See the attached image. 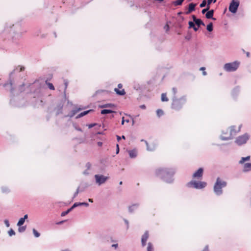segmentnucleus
<instances>
[{"instance_id": "f257e3e1", "label": "nucleus", "mask_w": 251, "mask_h": 251, "mask_svg": "<svg viewBox=\"0 0 251 251\" xmlns=\"http://www.w3.org/2000/svg\"><path fill=\"white\" fill-rule=\"evenodd\" d=\"M186 101V99L183 97L180 98H174L172 100L171 108L176 111L179 110L185 104Z\"/></svg>"}, {"instance_id": "f03ea898", "label": "nucleus", "mask_w": 251, "mask_h": 251, "mask_svg": "<svg viewBox=\"0 0 251 251\" xmlns=\"http://www.w3.org/2000/svg\"><path fill=\"white\" fill-rule=\"evenodd\" d=\"M226 182L218 177L214 186V191L217 195H221L223 193L222 188L226 186Z\"/></svg>"}, {"instance_id": "7ed1b4c3", "label": "nucleus", "mask_w": 251, "mask_h": 251, "mask_svg": "<svg viewBox=\"0 0 251 251\" xmlns=\"http://www.w3.org/2000/svg\"><path fill=\"white\" fill-rule=\"evenodd\" d=\"M240 65V62L237 61L227 63L225 64L224 69L226 72H234L237 70Z\"/></svg>"}, {"instance_id": "20e7f679", "label": "nucleus", "mask_w": 251, "mask_h": 251, "mask_svg": "<svg viewBox=\"0 0 251 251\" xmlns=\"http://www.w3.org/2000/svg\"><path fill=\"white\" fill-rule=\"evenodd\" d=\"M188 185L189 186L193 187L196 189H201L206 186V183L205 182L192 180L189 182Z\"/></svg>"}, {"instance_id": "39448f33", "label": "nucleus", "mask_w": 251, "mask_h": 251, "mask_svg": "<svg viewBox=\"0 0 251 251\" xmlns=\"http://www.w3.org/2000/svg\"><path fill=\"white\" fill-rule=\"evenodd\" d=\"M239 1L238 0H232L229 6V10L232 13H235L237 12L238 7L239 6Z\"/></svg>"}, {"instance_id": "423d86ee", "label": "nucleus", "mask_w": 251, "mask_h": 251, "mask_svg": "<svg viewBox=\"0 0 251 251\" xmlns=\"http://www.w3.org/2000/svg\"><path fill=\"white\" fill-rule=\"evenodd\" d=\"M249 137L247 134H244L243 135L238 137L236 140V143L238 145H242L245 144L248 140Z\"/></svg>"}, {"instance_id": "0eeeda50", "label": "nucleus", "mask_w": 251, "mask_h": 251, "mask_svg": "<svg viewBox=\"0 0 251 251\" xmlns=\"http://www.w3.org/2000/svg\"><path fill=\"white\" fill-rule=\"evenodd\" d=\"M95 177L96 179V182L99 184V185H100L101 184L104 183L106 180L108 178L107 176H104L103 175H96L95 176Z\"/></svg>"}, {"instance_id": "6e6552de", "label": "nucleus", "mask_w": 251, "mask_h": 251, "mask_svg": "<svg viewBox=\"0 0 251 251\" xmlns=\"http://www.w3.org/2000/svg\"><path fill=\"white\" fill-rule=\"evenodd\" d=\"M122 87L123 85L120 83L118 85V88H116L114 89V91L116 93L117 95L123 96L126 94V92L124 89H122Z\"/></svg>"}, {"instance_id": "1a4fd4ad", "label": "nucleus", "mask_w": 251, "mask_h": 251, "mask_svg": "<svg viewBox=\"0 0 251 251\" xmlns=\"http://www.w3.org/2000/svg\"><path fill=\"white\" fill-rule=\"evenodd\" d=\"M149 237V233L146 231L142 235L141 238V244L142 247H145L146 245V242Z\"/></svg>"}, {"instance_id": "9d476101", "label": "nucleus", "mask_w": 251, "mask_h": 251, "mask_svg": "<svg viewBox=\"0 0 251 251\" xmlns=\"http://www.w3.org/2000/svg\"><path fill=\"white\" fill-rule=\"evenodd\" d=\"M203 175V169L201 168H199L193 175L194 178H199L201 177Z\"/></svg>"}, {"instance_id": "9b49d317", "label": "nucleus", "mask_w": 251, "mask_h": 251, "mask_svg": "<svg viewBox=\"0 0 251 251\" xmlns=\"http://www.w3.org/2000/svg\"><path fill=\"white\" fill-rule=\"evenodd\" d=\"M196 6V4L191 3L189 4L188 10L186 12V14H189L193 11L195 10V6Z\"/></svg>"}, {"instance_id": "f8f14e48", "label": "nucleus", "mask_w": 251, "mask_h": 251, "mask_svg": "<svg viewBox=\"0 0 251 251\" xmlns=\"http://www.w3.org/2000/svg\"><path fill=\"white\" fill-rule=\"evenodd\" d=\"M129 156L131 158H135L137 156V151L136 150H130L128 151Z\"/></svg>"}, {"instance_id": "ddd939ff", "label": "nucleus", "mask_w": 251, "mask_h": 251, "mask_svg": "<svg viewBox=\"0 0 251 251\" xmlns=\"http://www.w3.org/2000/svg\"><path fill=\"white\" fill-rule=\"evenodd\" d=\"M251 170V163H245L244 165V171L248 172Z\"/></svg>"}, {"instance_id": "4468645a", "label": "nucleus", "mask_w": 251, "mask_h": 251, "mask_svg": "<svg viewBox=\"0 0 251 251\" xmlns=\"http://www.w3.org/2000/svg\"><path fill=\"white\" fill-rule=\"evenodd\" d=\"M214 14V10H211L210 11H207L206 13L205 16L207 19H211L213 18V16Z\"/></svg>"}, {"instance_id": "2eb2a0df", "label": "nucleus", "mask_w": 251, "mask_h": 251, "mask_svg": "<svg viewBox=\"0 0 251 251\" xmlns=\"http://www.w3.org/2000/svg\"><path fill=\"white\" fill-rule=\"evenodd\" d=\"M147 251H154V248L153 245L151 242H149L147 248Z\"/></svg>"}, {"instance_id": "dca6fc26", "label": "nucleus", "mask_w": 251, "mask_h": 251, "mask_svg": "<svg viewBox=\"0 0 251 251\" xmlns=\"http://www.w3.org/2000/svg\"><path fill=\"white\" fill-rule=\"evenodd\" d=\"M161 99L162 101H168L169 100L166 93H162L161 94Z\"/></svg>"}, {"instance_id": "f3484780", "label": "nucleus", "mask_w": 251, "mask_h": 251, "mask_svg": "<svg viewBox=\"0 0 251 251\" xmlns=\"http://www.w3.org/2000/svg\"><path fill=\"white\" fill-rule=\"evenodd\" d=\"M88 205V204L87 203H85V202H82V203H81V202H79V203L76 202V203H74V205L70 208H72V210L74 208H75V207H76V206H77L78 205Z\"/></svg>"}, {"instance_id": "a211bd4d", "label": "nucleus", "mask_w": 251, "mask_h": 251, "mask_svg": "<svg viewBox=\"0 0 251 251\" xmlns=\"http://www.w3.org/2000/svg\"><path fill=\"white\" fill-rule=\"evenodd\" d=\"M250 159V156L246 157H242L239 161L240 164H243L245 161H249Z\"/></svg>"}, {"instance_id": "6ab92c4d", "label": "nucleus", "mask_w": 251, "mask_h": 251, "mask_svg": "<svg viewBox=\"0 0 251 251\" xmlns=\"http://www.w3.org/2000/svg\"><path fill=\"white\" fill-rule=\"evenodd\" d=\"M91 110H87L86 111H84L83 112L80 113L79 115H78L76 117V118H79L80 117H82L86 114H87L88 113H89Z\"/></svg>"}, {"instance_id": "aec40b11", "label": "nucleus", "mask_w": 251, "mask_h": 251, "mask_svg": "<svg viewBox=\"0 0 251 251\" xmlns=\"http://www.w3.org/2000/svg\"><path fill=\"white\" fill-rule=\"evenodd\" d=\"M114 111L109 109H103L101 111V114H106L113 113Z\"/></svg>"}, {"instance_id": "412c9836", "label": "nucleus", "mask_w": 251, "mask_h": 251, "mask_svg": "<svg viewBox=\"0 0 251 251\" xmlns=\"http://www.w3.org/2000/svg\"><path fill=\"white\" fill-rule=\"evenodd\" d=\"M195 23L198 27H199L201 25H204V24L203 23V22L199 19H198L196 21H195Z\"/></svg>"}, {"instance_id": "4be33fe9", "label": "nucleus", "mask_w": 251, "mask_h": 251, "mask_svg": "<svg viewBox=\"0 0 251 251\" xmlns=\"http://www.w3.org/2000/svg\"><path fill=\"white\" fill-rule=\"evenodd\" d=\"M184 0H177L173 2V4L175 6L180 5Z\"/></svg>"}, {"instance_id": "5701e85b", "label": "nucleus", "mask_w": 251, "mask_h": 251, "mask_svg": "<svg viewBox=\"0 0 251 251\" xmlns=\"http://www.w3.org/2000/svg\"><path fill=\"white\" fill-rule=\"evenodd\" d=\"M46 84L48 85V88L52 90H54V87L52 83L49 82L47 81H46Z\"/></svg>"}, {"instance_id": "b1692460", "label": "nucleus", "mask_w": 251, "mask_h": 251, "mask_svg": "<svg viewBox=\"0 0 251 251\" xmlns=\"http://www.w3.org/2000/svg\"><path fill=\"white\" fill-rule=\"evenodd\" d=\"M25 218H20L17 223V226H21L22 225H23L24 224V223H25Z\"/></svg>"}, {"instance_id": "393cba45", "label": "nucleus", "mask_w": 251, "mask_h": 251, "mask_svg": "<svg viewBox=\"0 0 251 251\" xmlns=\"http://www.w3.org/2000/svg\"><path fill=\"white\" fill-rule=\"evenodd\" d=\"M207 30L209 31V32H211L213 30V24L212 23H209L207 25Z\"/></svg>"}, {"instance_id": "a878e982", "label": "nucleus", "mask_w": 251, "mask_h": 251, "mask_svg": "<svg viewBox=\"0 0 251 251\" xmlns=\"http://www.w3.org/2000/svg\"><path fill=\"white\" fill-rule=\"evenodd\" d=\"M81 109V108H78L76 109H74L72 110V114L70 115V117L74 116L76 113H77L79 111H80Z\"/></svg>"}, {"instance_id": "bb28decb", "label": "nucleus", "mask_w": 251, "mask_h": 251, "mask_svg": "<svg viewBox=\"0 0 251 251\" xmlns=\"http://www.w3.org/2000/svg\"><path fill=\"white\" fill-rule=\"evenodd\" d=\"M72 210V208L68 209L67 211L62 212L61 214V216H64L68 214Z\"/></svg>"}, {"instance_id": "cd10ccee", "label": "nucleus", "mask_w": 251, "mask_h": 251, "mask_svg": "<svg viewBox=\"0 0 251 251\" xmlns=\"http://www.w3.org/2000/svg\"><path fill=\"white\" fill-rule=\"evenodd\" d=\"M163 113L164 112L161 109H158L156 111V114L158 117H160L161 116L163 115Z\"/></svg>"}, {"instance_id": "c85d7f7f", "label": "nucleus", "mask_w": 251, "mask_h": 251, "mask_svg": "<svg viewBox=\"0 0 251 251\" xmlns=\"http://www.w3.org/2000/svg\"><path fill=\"white\" fill-rule=\"evenodd\" d=\"M33 233L34 234V235L36 237H38L40 236V234L35 229H33Z\"/></svg>"}, {"instance_id": "c756f323", "label": "nucleus", "mask_w": 251, "mask_h": 251, "mask_svg": "<svg viewBox=\"0 0 251 251\" xmlns=\"http://www.w3.org/2000/svg\"><path fill=\"white\" fill-rule=\"evenodd\" d=\"M25 229H26V226H20L18 228V231L20 232H24L25 230Z\"/></svg>"}, {"instance_id": "7c9ffc66", "label": "nucleus", "mask_w": 251, "mask_h": 251, "mask_svg": "<svg viewBox=\"0 0 251 251\" xmlns=\"http://www.w3.org/2000/svg\"><path fill=\"white\" fill-rule=\"evenodd\" d=\"M113 105L111 103L106 104L100 106L101 108L111 107Z\"/></svg>"}, {"instance_id": "2f4dec72", "label": "nucleus", "mask_w": 251, "mask_h": 251, "mask_svg": "<svg viewBox=\"0 0 251 251\" xmlns=\"http://www.w3.org/2000/svg\"><path fill=\"white\" fill-rule=\"evenodd\" d=\"M8 234L9 236H11L12 235H14L15 234V232L12 229H10L8 231Z\"/></svg>"}, {"instance_id": "473e14b6", "label": "nucleus", "mask_w": 251, "mask_h": 251, "mask_svg": "<svg viewBox=\"0 0 251 251\" xmlns=\"http://www.w3.org/2000/svg\"><path fill=\"white\" fill-rule=\"evenodd\" d=\"M206 1L205 0H203L202 2L200 4V7H203L204 6H205L206 4Z\"/></svg>"}, {"instance_id": "72a5a7b5", "label": "nucleus", "mask_w": 251, "mask_h": 251, "mask_svg": "<svg viewBox=\"0 0 251 251\" xmlns=\"http://www.w3.org/2000/svg\"><path fill=\"white\" fill-rule=\"evenodd\" d=\"M210 8V6L207 5V8L203 9L202 10V13L204 14L206 12H207Z\"/></svg>"}, {"instance_id": "f704fd0d", "label": "nucleus", "mask_w": 251, "mask_h": 251, "mask_svg": "<svg viewBox=\"0 0 251 251\" xmlns=\"http://www.w3.org/2000/svg\"><path fill=\"white\" fill-rule=\"evenodd\" d=\"M217 0H207V5L209 6V5L213 2V3H215Z\"/></svg>"}, {"instance_id": "c9c22d12", "label": "nucleus", "mask_w": 251, "mask_h": 251, "mask_svg": "<svg viewBox=\"0 0 251 251\" xmlns=\"http://www.w3.org/2000/svg\"><path fill=\"white\" fill-rule=\"evenodd\" d=\"M189 28H193L195 26V24L193 22L190 21L189 22Z\"/></svg>"}, {"instance_id": "e433bc0d", "label": "nucleus", "mask_w": 251, "mask_h": 251, "mask_svg": "<svg viewBox=\"0 0 251 251\" xmlns=\"http://www.w3.org/2000/svg\"><path fill=\"white\" fill-rule=\"evenodd\" d=\"M4 223L7 227H9L10 226L9 223L7 220H4Z\"/></svg>"}, {"instance_id": "4c0bfd02", "label": "nucleus", "mask_w": 251, "mask_h": 251, "mask_svg": "<svg viewBox=\"0 0 251 251\" xmlns=\"http://www.w3.org/2000/svg\"><path fill=\"white\" fill-rule=\"evenodd\" d=\"M172 91L174 95H176L177 93V89L176 88H173Z\"/></svg>"}, {"instance_id": "58836bf2", "label": "nucleus", "mask_w": 251, "mask_h": 251, "mask_svg": "<svg viewBox=\"0 0 251 251\" xmlns=\"http://www.w3.org/2000/svg\"><path fill=\"white\" fill-rule=\"evenodd\" d=\"M137 207V205L136 204L133 205L132 206L129 207V211L131 212L132 211V207Z\"/></svg>"}, {"instance_id": "ea45409f", "label": "nucleus", "mask_w": 251, "mask_h": 251, "mask_svg": "<svg viewBox=\"0 0 251 251\" xmlns=\"http://www.w3.org/2000/svg\"><path fill=\"white\" fill-rule=\"evenodd\" d=\"M119 152V145L118 144H117V150H116V153H118Z\"/></svg>"}, {"instance_id": "a19ab883", "label": "nucleus", "mask_w": 251, "mask_h": 251, "mask_svg": "<svg viewBox=\"0 0 251 251\" xmlns=\"http://www.w3.org/2000/svg\"><path fill=\"white\" fill-rule=\"evenodd\" d=\"M209 250H208V247L207 246H205V248H204V249L202 251H208Z\"/></svg>"}, {"instance_id": "79ce46f5", "label": "nucleus", "mask_w": 251, "mask_h": 251, "mask_svg": "<svg viewBox=\"0 0 251 251\" xmlns=\"http://www.w3.org/2000/svg\"><path fill=\"white\" fill-rule=\"evenodd\" d=\"M192 18H193V21L194 22H195V21H196L198 19L196 18V17L195 15H193Z\"/></svg>"}, {"instance_id": "37998d69", "label": "nucleus", "mask_w": 251, "mask_h": 251, "mask_svg": "<svg viewBox=\"0 0 251 251\" xmlns=\"http://www.w3.org/2000/svg\"><path fill=\"white\" fill-rule=\"evenodd\" d=\"M96 125V124H91V125H89L88 127L89 128H92L93 127V126H95Z\"/></svg>"}, {"instance_id": "c03bdc74", "label": "nucleus", "mask_w": 251, "mask_h": 251, "mask_svg": "<svg viewBox=\"0 0 251 251\" xmlns=\"http://www.w3.org/2000/svg\"><path fill=\"white\" fill-rule=\"evenodd\" d=\"M194 30L195 31H197L198 30V28H199V27L198 26L197 27L195 25L194 27H193Z\"/></svg>"}, {"instance_id": "a18cd8bd", "label": "nucleus", "mask_w": 251, "mask_h": 251, "mask_svg": "<svg viewBox=\"0 0 251 251\" xmlns=\"http://www.w3.org/2000/svg\"><path fill=\"white\" fill-rule=\"evenodd\" d=\"M112 247H114L115 249H116L117 247H118V244H113L112 245Z\"/></svg>"}, {"instance_id": "49530a36", "label": "nucleus", "mask_w": 251, "mask_h": 251, "mask_svg": "<svg viewBox=\"0 0 251 251\" xmlns=\"http://www.w3.org/2000/svg\"><path fill=\"white\" fill-rule=\"evenodd\" d=\"M162 171H163V170H161V169L158 170L157 171H156V174L157 175H158L159 174L160 172H161Z\"/></svg>"}, {"instance_id": "de8ad7c7", "label": "nucleus", "mask_w": 251, "mask_h": 251, "mask_svg": "<svg viewBox=\"0 0 251 251\" xmlns=\"http://www.w3.org/2000/svg\"><path fill=\"white\" fill-rule=\"evenodd\" d=\"M117 139L118 141H119L121 140V138L119 136L117 135Z\"/></svg>"}, {"instance_id": "09e8293b", "label": "nucleus", "mask_w": 251, "mask_h": 251, "mask_svg": "<svg viewBox=\"0 0 251 251\" xmlns=\"http://www.w3.org/2000/svg\"><path fill=\"white\" fill-rule=\"evenodd\" d=\"M125 121L124 120V117H123L122 121V125H124Z\"/></svg>"}, {"instance_id": "8fccbe9b", "label": "nucleus", "mask_w": 251, "mask_h": 251, "mask_svg": "<svg viewBox=\"0 0 251 251\" xmlns=\"http://www.w3.org/2000/svg\"><path fill=\"white\" fill-rule=\"evenodd\" d=\"M28 217V215L27 214L25 215L23 218H25V220L27 219Z\"/></svg>"}, {"instance_id": "3c124183", "label": "nucleus", "mask_w": 251, "mask_h": 251, "mask_svg": "<svg viewBox=\"0 0 251 251\" xmlns=\"http://www.w3.org/2000/svg\"><path fill=\"white\" fill-rule=\"evenodd\" d=\"M202 72H203L202 74L204 75H206V72L204 71V70H201Z\"/></svg>"}, {"instance_id": "603ef678", "label": "nucleus", "mask_w": 251, "mask_h": 251, "mask_svg": "<svg viewBox=\"0 0 251 251\" xmlns=\"http://www.w3.org/2000/svg\"><path fill=\"white\" fill-rule=\"evenodd\" d=\"M165 28H166L167 30L169 28V25H166L165 26Z\"/></svg>"}, {"instance_id": "864d4df0", "label": "nucleus", "mask_w": 251, "mask_h": 251, "mask_svg": "<svg viewBox=\"0 0 251 251\" xmlns=\"http://www.w3.org/2000/svg\"><path fill=\"white\" fill-rule=\"evenodd\" d=\"M24 69H25V68H24V67H21V68H20V71H23V70H24Z\"/></svg>"}, {"instance_id": "5fc2aeb1", "label": "nucleus", "mask_w": 251, "mask_h": 251, "mask_svg": "<svg viewBox=\"0 0 251 251\" xmlns=\"http://www.w3.org/2000/svg\"><path fill=\"white\" fill-rule=\"evenodd\" d=\"M68 83L67 82H65V89L67 88Z\"/></svg>"}, {"instance_id": "6e6d98bb", "label": "nucleus", "mask_w": 251, "mask_h": 251, "mask_svg": "<svg viewBox=\"0 0 251 251\" xmlns=\"http://www.w3.org/2000/svg\"><path fill=\"white\" fill-rule=\"evenodd\" d=\"M205 68L204 67H201L200 68V70H205Z\"/></svg>"}, {"instance_id": "4d7b16f0", "label": "nucleus", "mask_w": 251, "mask_h": 251, "mask_svg": "<svg viewBox=\"0 0 251 251\" xmlns=\"http://www.w3.org/2000/svg\"><path fill=\"white\" fill-rule=\"evenodd\" d=\"M141 107L142 108L144 109V108H146V106H145V105H141Z\"/></svg>"}, {"instance_id": "13d9d810", "label": "nucleus", "mask_w": 251, "mask_h": 251, "mask_svg": "<svg viewBox=\"0 0 251 251\" xmlns=\"http://www.w3.org/2000/svg\"><path fill=\"white\" fill-rule=\"evenodd\" d=\"M155 1H160V2H161V1H163L164 0H154Z\"/></svg>"}, {"instance_id": "bf43d9fd", "label": "nucleus", "mask_w": 251, "mask_h": 251, "mask_svg": "<svg viewBox=\"0 0 251 251\" xmlns=\"http://www.w3.org/2000/svg\"><path fill=\"white\" fill-rule=\"evenodd\" d=\"M98 145L99 146H101L102 145V143L101 142H98Z\"/></svg>"}, {"instance_id": "052dcab7", "label": "nucleus", "mask_w": 251, "mask_h": 251, "mask_svg": "<svg viewBox=\"0 0 251 251\" xmlns=\"http://www.w3.org/2000/svg\"><path fill=\"white\" fill-rule=\"evenodd\" d=\"M249 55H250V53H249V52H247V56L248 57H249Z\"/></svg>"}, {"instance_id": "680f3d73", "label": "nucleus", "mask_w": 251, "mask_h": 251, "mask_svg": "<svg viewBox=\"0 0 251 251\" xmlns=\"http://www.w3.org/2000/svg\"><path fill=\"white\" fill-rule=\"evenodd\" d=\"M89 201L90 202H93V200H92V199H89Z\"/></svg>"}, {"instance_id": "e2e57ef3", "label": "nucleus", "mask_w": 251, "mask_h": 251, "mask_svg": "<svg viewBox=\"0 0 251 251\" xmlns=\"http://www.w3.org/2000/svg\"><path fill=\"white\" fill-rule=\"evenodd\" d=\"M122 138L123 139H126L125 136H124V135H123V136H122Z\"/></svg>"}, {"instance_id": "0e129e2a", "label": "nucleus", "mask_w": 251, "mask_h": 251, "mask_svg": "<svg viewBox=\"0 0 251 251\" xmlns=\"http://www.w3.org/2000/svg\"><path fill=\"white\" fill-rule=\"evenodd\" d=\"M125 122H126V123H128L129 121V120H125Z\"/></svg>"}, {"instance_id": "69168bd1", "label": "nucleus", "mask_w": 251, "mask_h": 251, "mask_svg": "<svg viewBox=\"0 0 251 251\" xmlns=\"http://www.w3.org/2000/svg\"><path fill=\"white\" fill-rule=\"evenodd\" d=\"M63 222H64V221H61V222H60L59 223H58V224H62Z\"/></svg>"}, {"instance_id": "338daca9", "label": "nucleus", "mask_w": 251, "mask_h": 251, "mask_svg": "<svg viewBox=\"0 0 251 251\" xmlns=\"http://www.w3.org/2000/svg\"><path fill=\"white\" fill-rule=\"evenodd\" d=\"M120 185H122L123 184V182L122 181H120V183H119Z\"/></svg>"}]
</instances>
